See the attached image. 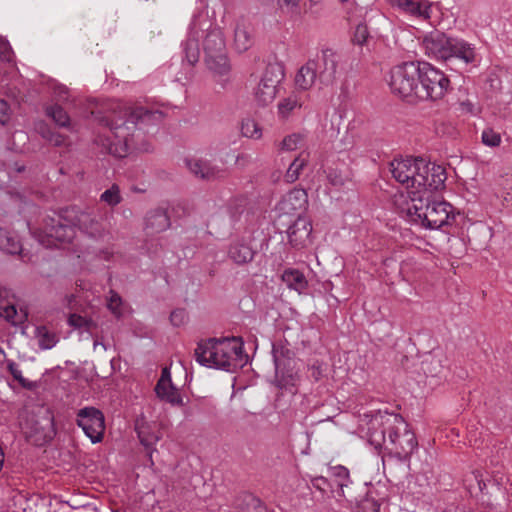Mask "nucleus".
I'll use <instances>...</instances> for the list:
<instances>
[{
	"label": "nucleus",
	"instance_id": "nucleus-47",
	"mask_svg": "<svg viewBox=\"0 0 512 512\" xmlns=\"http://www.w3.org/2000/svg\"><path fill=\"white\" fill-rule=\"evenodd\" d=\"M312 485L322 491V492H326L328 490H331V492L334 491L333 489V484L331 483V480H328L326 477H323V476H318V477H315L312 479Z\"/></svg>",
	"mask_w": 512,
	"mask_h": 512
},
{
	"label": "nucleus",
	"instance_id": "nucleus-51",
	"mask_svg": "<svg viewBox=\"0 0 512 512\" xmlns=\"http://www.w3.org/2000/svg\"><path fill=\"white\" fill-rule=\"evenodd\" d=\"M3 249L9 254H16L20 252L21 245L19 241L14 238L7 237V245L3 246Z\"/></svg>",
	"mask_w": 512,
	"mask_h": 512
},
{
	"label": "nucleus",
	"instance_id": "nucleus-48",
	"mask_svg": "<svg viewBox=\"0 0 512 512\" xmlns=\"http://www.w3.org/2000/svg\"><path fill=\"white\" fill-rule=\"evenodd\" d=\"M241 512H268V510L259 499L249 497L246 509Z\"/></svg>",
	"mask_w": 512,
	"mask_h": 512
},
{
	"label": "nucleus",
	"instance_id": "nucleus-17",
	"mask_svg": "<svg viewBox=\"0 0 512 512\" xmlns=\"http://www.w3.org/2000/svg\"><path fill=\"white\" fill-rule=\"evenodd\" d=\"M426 167L427 174L423 175L425 176V182L418 186V190L413 191V194L415 195H431L434 192L445 188V181L447 179L445 167L435 163H426Z\"/></svg>",
	"mask_w": 512,
	"mask_h": 512
},
{
	"label": "nucleus",
	"instance_id": "nucleus-13",
	"mask_svg": "<svg viewBox=\"0 0 512 512\" xmlns=\"http://www.w3.org/2000/svg\"><path fill=\"white\" fill-rule=\"evenodd\" d=\"M272 355L278 386L280 388L294 386L296 372L294 371V359L290 356L289 349L273 345Z\"/></svg>",
	"mask_w": 512,
	"mask_h": 512
},
{
	"label": "nucleus",
	"instance_id": "nucleus-42",
	"mask_svg": "<svg viewBox=\"0 0 512 512\" xmlns=\"http://www.w3.org/2000/svg\"><path fill=\"white\" fill-rule=\"evenodd\" d=\"M328 182L334 187H341L346 181L345 175L337 168H327L325 171Z\"/></svg>",
	"mask_w": 512,
	"mask_h": 512
},
{
	"label": "nucleus",
	"instance_id": "nucleus-58",
	"mask_svg": "<svg viewBox=\"0 0 512 512\" xmlns=\"http://www.w3.org/2000/svg\"><path fill=\"white\" fill-rule=\"evenodd\" d=\"M11 169H12L13 171H15V172L20 173V172L24 171L25 167H24V165H22V164L14 163V165H13V167H12Z\"/></svg>",
	"mask_w": 512,
	"mask_h": 512
},
{
	"label": "nucleus",
	"instance_id": "nucleus-6",
	"mask_svg": "<svg viewBox=\"0 0 512 512\" xmlns=\"http://www.w3.org/2000/svg\"><path fill=\"white\" fill-rule=\"evenodd\" d=\"M423 47L427 55L443 61L458 59L465 64L475 62V47L467 41L435 31L425 36Z\"/></svg>",
	"mask_w": 512,
	"mask_h": 512
},
{
	"label": "nucleus",
	"instance_id": "nucleus-20",
	"mask_svg": "<svg viewBox=\"0 0 512 512\" xmlns=\"http://www.w3.org/2000/svg\"><path fill=\"white\" fill-rule=\"evenodd\" d=\"M155 392L161 400L172 405L182 404V397L171 381V372L168 367L162 369L161 377L155 387Z\"/></svg>",
	"mask_w": 512,
	"mask_h": 512
},
{
	"label": "nucleus",
	"instance_id": "nucleus-4",
	"mask_svg": "<svg viewBox=\"0 0 512 512\" xmlns=\"http://www.w3.org/2000/svg\"><path fill=\"white\" fill-rule=\"evenodd\" d=\"M201 366L234 372L244 364L243 342L237 337L200 340L194 352Z\"/></svg>",
	"mask_w": 512,
	"mask_h": 512
},
{
	"label": "nucleus",
	"instance_id": "nucleus-39",
	"mask_svg": "<svg viewBox=\"0 0 512 512\" xmlns=\"http://www.w3.org/2000/svg\"><path fill=\"white\" fill-rule=\"evenodd\" d=\"M100 200L111 207L117 206L122 201L119 186L113 184L110 188L106 189L100 195Z\"/></svg>",
	"mask_w": 512,
	"mask_h": 512
},
{
	"label": "nucleus",
	"instance_id": "nucleus-1",
	"mask_svg": "<svg viewBox=\"0 0 512 512\" xmlns=\"http://www.w3.org/2000/svg\"><path fill=\"white\" fill-rule=\"evenodd\" d=\"M163 119L159 110L131 107L121 101L111 104L110 113L100 119L104 132L97 135L95 143L115 157L123 158L134 151L148 152L150 144L145 135L149 126L158 125Z\"/></svg>",
	"mask_w": 512,
	"mask_h": 512
},
{
	"label": "nucleus",
	"instance_id": "nucleus-40",
	"mask_svg": "<svg viewBox=\"0 0 512 512\" xmlns=\"http://www.w3.org/2000/svg\"><path fill=\"white\" fill-rule=\"evenodd\" d=\"M301 0H278V6L282 12L290 15L291 18H298L301 14Z\"/></svg>",
	"mask_w": 512,
	"mask_h": 512
},
{
	"label": "nucleus",
	"instance_id": "nucleus-10",
	"mask_svg": "<svg viewBox=\"0 0 512 512\" xmlns=\"http://www.w3.org/2000/svg\"><path fill=\"white\" fill-rule=\"evenodd\" d=\"M26 440L35 446H44L56 435L54 418L47 414L38 418L30 417L22 424Z\"/></svg>",
	"mask_w": 512,
	"mask_h": 512
},
{
	"label": "nucleus",
	"instance_id": "nucleus-53",
	"mask_svg": "<svg viewBox=\"0 0 512 512\" xmlns=\"http://www.w3.org/2000/svg\"><path fill=\"white\" fill-rule=\"evenodd\" d=\"M113 256V251L109 248L101 249L96 254V257H98L101 260L104 261H110Z\"/></svg>",
	"mask_w": 512,
	"mask_h": 512
},
{
	"label": "nucleus",
	"instance_id": "nucleus-54",
	"mask_svg": "<svg viewBox=\"0 0 512 512\" xmlns=\"http://www.w3.org/2000/svg\"><path fill=\"white\" fill-rule=\"evenodd\" d=\"M308 3L309 6L307 11L314 15L318 13L322 0H308Z\"/></svg>",
	"mask_w": 512,
	"mask_h": 512
},
{
	"label": "nucleus",
	"instance_id": "nucleus-36",
	"mask_svg": "<svg viewBox=\"0 0 512 512\" xmlns=\"http://www.w3.org/2000/svg\"><path fill=\"white\" fill-rule=\"evenodd\" d=\"M36 130L44 139H46L47 141H49L50 143H52L55 146H61L65 142V138L62 135L54 132L44 122H39L36 125Z\"/></svg>",
	"mask_w": 512,
	"mask_h": 512
},
{
	"label": "nucleus",
	"instance_id": "nucleus-28",
	"mask_svg": "<svg viewBox=\"0 0 512 512\" xmlns=\"http://www.w3.org/2000/svg\"><path fill=\"white\" fill-rule=\"evenodd\" d=\"M304 101V97L301 94L291 93L278 102V116L281 119H288L297 110L302 108Z\"/></svg>",
	"mask_w": 512,
	"mask_h": 512
},
{
	"label": "nucleus",
	"instance_id": "nucleus-7",
	"mask_svg": "<svg viewBox=\"0 0 512 512\" xmlns=\"http://www.w3.org/2000/svg\"><path fill=\"white\" fill-rule=\"evenodd\" d=\"M390 171L395 180L408 190L409 200L413 191L425 182L426 161L422 158H395L390 163Z\"/></svg>",
	"mask_w": 512,
	"mask_h": 512
},
{
	"label": "nucleus",
	"instance_id": "nucleus-44",
	"mask_svg": "<svg viewBox=\"0 0 512 512\" xmlns=\"http://www.w3.org/2000/svg\"><path fill=\"white\" fill-rule=\"evenodd\" d=\"M6 368L7 371L12 375L14 380H16L18 383H20L22 386H26V379L22 375V371L19 368V365L14 362L13 360H7L6 359Z\"/></svg>",
	"mask_w": 512,
	"mask_h": 512
},
{
	"label": "nucleus",
	"instance_id": "nucleus-32",
	"mask_svg": "<svg viewBox=\"0 0 512 512\" xmlns=\"http://www.w3.org/2000/svg\"><path fill=\"white\" fill-rule=\"evenodd\" d=\"M308 163V157L304 156L303 153L299 154L289 165L285 173V181L288 183H294L297 181Z\"/></svg>",
	"mask_w": 512,
	"mask_h": 512
},
{
	"label": "nucleus",
	"instance_id": "nucleus-18",
	"mask_svg": "<svg viewBox=\"0 0 512 512\" xmlns=\"http://www.w3.org/2000/svg\"><path fill=\"white\" fill-rule=\"evenodd\" d=\"M311 233V222L301 216H298L294 223L287 229L289 243L297 249L304 248L311 242Z\"/></svg>",
	"mask_w": 512,
	"mask_h": 512
},
{
	"label": "nucleus",
	"instance_id": "nucleus-60",
	"mask_svg": "<svg viewBox=\"0 0 512 512\" xmlns=\"http://www.w3.org/2000/svg\"><path fill=\"white\" fill-rule=\"evenodd\" d=\"M6 361V353L4 349L0 346V365H2Z\"/></svg>",
	"mask_w": 512,
	"mask_h": 512
},
{
	"label": "nucleus",
	"instance_id": "nucleus-9",
	"mask_svg": "<svg viewBox=\"0 0 512 512\" xmlns=\"http://www.w3.org/2000/svg\"><path fill=\"white\" fill-rule=\"evenodd\" d=\"M418 76L419 62H406L395 66L390 72L391 91L402 98H417Z\"/></svg>",
	"mask_w": 512,
	"mask_h": 512
},
{
	"label": "nucleus",
	"instance_id": "nucleus-46",
	"mask_svg": "<svg viewBox=\"0 0 512 512\" xmlns=\"http://www.w3.org/2000/svg\"><path fill=\"white\" fill-rule=\"evenodd\" d=\"M369 36L368 27L366 24H358L355 28L353 35V42L358 45L366 43Z\"/></svg>",
	"mask_w": 512,
	"mask_h": 512
},
{
	"label": "nucleus",
	"instance_id": "nucleus-29",
	"mask_svg": "<svg viewBox=\"0 0 512 512\" xmlns=\"http://www.w3.org/2000/svg\"><path fill=\"white\" fill-rule=\"evenodd\" d=\"M206 65L216 76L226 77L230 72V64L225 51L216 52L205 57Z\"/></svg>",
	"mask_w": 512,
	"mask_h": 512
},
{
	"label": "nucleus",
	"instance_id": "nucleus-2",
	"mask_svg": "<svg viewBox=\"0 0 512 512\" xmlns=\"http://www.w3.org/2000/svg\"><path fill=\"white\" fill-rule=\"evenodd\" d=\"M368 439L375 449L384 450L389 457L408 461L418 446L414 433L402 416L387 411H377L370 419Z\"/></svg>",
	"mask_w": 512,
	"mask_h": 512
},
{
	"label": "nucleus",
	"instance_id": "nucleus-56",
	"mask_svg": "<svg viewBox=\"0 0 512 512\" xmlns=\"http://www.w3.org/2000/svg\"><path fill=\"white\" fill-rule=\"evenodd\" d=\"M233 201L237 203L236 211L232 212V215L234 216L235 214H237L239 212V210H238L239 208H243L245 206V199L244 198H235Z\"/></svg>",
	"mask_w": 512,
	"mask_h": 512
},
{
	"label": "nucleus",
	"instance_id": "nucleus-34",
	"mask_svg": "<svg viewBox=\"0 0 512 512\" xmlns=\"http://www.w3.org/2000/svg\"><path fill=\"white\" fill-rule=\"evenodd\" d=\"M305 140V134L297 132L285 136L277 145L280 152H291L299 148Z\"/></svg>",
	"mask_w": 512,
	"mask_h": 512
},
{
	"label": "nucleus",
	"instance_id": "nucleus-30",
	"mask_svg": "<svg viewBox=\"0 0 512 512\" xmlns=\"http://www.w3.org/2000/svg\"><path fill=\"white\" fill-rule=\"evenodd\" d=\"M328 475L333 486L335 485L339 492H341V495H344V488H347L352 483L349 470L342 465L332 466L328 469Z\"/></svg>",
	"mask_w": 512,
	"mask_h": 512
},
{
	"label": "nucleus",
	"instance_id": "nucleus-16",
	"mask_svg": "<svg viewBox=\"0 0 512 512\" xmlns=\"http://www.w3.org/2000/svg\"><path fill=\"white\" fill-rule=\"evenodd\" d=\"M76 223L63 222L62 217L50 218L44 226V234L48 238L47 245H56V242H70L75 237Z\"/></svg>",
	"mask_w": 512,
	"mask_h": 512
},
{
	"label": "nucleus",
	"instance_id": "nucleus-45",
	"mask_svg": "<svg viewBox=\"0 0 512 512\" xmlns=\"http://www.w3.org/2000/svg\"><path fill=\"white\" fill-rule=\"evenodd\" d=\"M121 305L122 299L121 297L115 293L114 291H110V297L108 299L107 307L108 309L117 317L121 315Z\"/></svg>",
	"mask_w": 512,
	"mask_h": 512
},
{
	"label": "nucleus",
	"instance_id": "nucleus-15",
	"mask_svg": "<svg viewBox=\"0 0 512 512\" xmlns=\"http://www.w3.org/2000/svg\"><path fill=\"white\" fill-rule=\"evenodd\" d=\"M308 205L307 192L302 188H294L283 195L275 206L279 216H295L304 211Z\"/></svg>",
	"mask_w": 512,
	"mask_h": 512
},
{
	"label": "nucleus",
	"instance_id": "nucleus-37",
	"mask_svg": "<svg viewBox=\"0 0 512 512\" xmlns=\"http://www.w3.org/2000/svg\"><path fill=\"white\" fill-rule=\"evenodd\" d=\"M241 133L244 137L258 140L262 137V128L254 119L246 118L242 120Z\"/></svg>",
	"mask_w": 512,
	"mask_h": 512
},
{
	"label": "nucleus",
	"instance_id": "nucleus-14",
	"mask_svg": "<svg viewBox=\"0 0 512 512\" xmlns=\"http://www.w3.org/2000/svg\"><path fill=\"white\" fill-rule=\"evenodd\" d=\"M339 59V55L334 50L326 48L316 58L310 60L316 66L320 84L325 86L333 84L336 79Z\"/></svg>",
	"mask_w": 512,
	"mask_h": 512
},
{
	"label": "nucleus",
	"instance_id": "nucleus-3",
	"mask_svg": "<svg viewBox=\"0 0 512 512\" xmlns=\"http://www.w3.org/2000/svg\"><path fill=\"white\" fill-rule=\"evenodd\" d=\"M200 44L205 56L226 49L222 31L214 24L205 8L194 12L188 28V38L183 44L185 60L190 67L199 60Z\"/></svg>",
	"mask_w": 512,
	"mask_h": 512
},
{
	"label": "nucleus",
	"instance_id": "nucleus-61",
	"mask_svg": "<svg viewBox=\"0 0 512 512\" xmlns=\"http://www.w3.org/2000/svg\"><path fill=\"white\" fill-rule=\"evenodd\" d=\"M98 346H102L105 350L107 349L106 348V345L103 343V342H100L98 340H94L93 342V348L96 349Z\"/></svg>",
	"mask_w": 512,
	"mask_h": 512
},
{
	"label": "nucleus",
	"instance_id": "nucleus-27",
	"mask_svg": "<svg viewBox=\"0 0 512 512\" xmlns=\"http://www.w3.org/2000/svg\"><path fill=\"white\" fill-rule=\"evenodd\" d=\"M136 432L140 443L145 446L147 449L149 456L153 452V446L159 441L160 436L152 430V427L149 423L144 421L143 419L136 421Z\"/></svg>",
	"mask_w": 512,
	"mask_h": 512
},
{
	"label": "nucleus",
	"instance_id": "nucleus-64",
	"mask_svg": "<svg viewBox=\"0 0 512 512\" xmlns=\"http://www.w3.org/2000/svg\"><path fill=\"white\" fill-rule=\"evenodd\" d=\"M462 105H463L464 107H467V109H468L469 111H471L472 104H471L470 102H463V103H462Z\"/></svg>",
	"mask_w": 512,
	"mask_h": 512
},
{
	"label": "nucleus",
	"instance_id": "nucleus-59",
	"mask_svg": "<svg viewBox=\"0 0 512 512\" xmlns=\"http://www.w3.org/2000/svg\"><path fill=\"white\" fill-rule=\"evenodd\" d=\"M55 92L59 97L63 98V94L67 93V88L65 86H59Z\"/></svg>",
	"mask_w": 512,
	"mask_h": 512
},
{
	"label": "nucleus",
	"instance_id": "nucleus-62",
	"mask_svg": "<svg viewBox=\"0 0 512 512\" xmlns=\"http://www.w3.org/2000/svg\"><path fill=\"white\" fill-rule=\"evenodd\" d=\"M247 159H248V156L245 154L238 155L236 158V162L239 163L241 160H247Z\"/></svg>",
	"mask_w": 512,
	"mask_h": 512
},
{
	"label": "nucleus",
	"instance_id": "nucleus-52",
	"mask_svg": "<svg viewBox=\"0 0 512 512\" xmlns=\"http://www.w3.org/2000/svg\"><path fill=\"white\" fill-rule=\"evenodd\" d=\"M10 118V107L4 100H0V123L5 124Z\"/></svg>",
	"mask_w": 512,
	"mask_h": 512
},
{
	"label": "nucleus",
	"instance_id": "nucleus-25",
	"mask_svg": "<svg viewBox=\"0 0 512 512\" xmlns=\"http://www.w3.org/2000/svg\"><path fill=\"white\" fill-rule=\"evenodd\" d=\"M319 82V76L313 61H307L297 72L295 84L301 90H309L313 85Z\"/></svg>",
	"mask_w": 512,
	"mask_h": 512
},
{
	"label": "nucleus",
	"instance_id": "nucleus-21",
	"mask_svg": "<svg viewBox=\"0 0 512 512\" xmlns=\"http://www.w3.org/2000/svg\"><path fill=\"white\" fill-rule=\"evenodd\" d=\"M185 163L190 172L201 179H215L221 177L223 173L222 169L213 165L207 159L191 157L185 159Z\"/></svg>",
	"mask_w": 512,
	"mask_h": 512
},
{
	"label": "nucleus",
	"instance_id": "nucleus-24",
	"mask_svg": "<svg viewBox=\"0 0 512 512\" xmlns=\"http://www.w3.org/2000/svg\"><path fill=\"white\" fill-rule=\"evenodd\" d=\"M170 226V220L165 210L155 209L150 211L145 219V230L147 235L160 233Z\"/></svg>",
	"mask_w": 512,
	"mask_h": 512
},
{
	"label": "nucleus",
	"instance_id": "nucleus-49",
	"mask_svg": "<svg viewBox=\"0 0 512 512\" xmlns=\"http://www.w3.org/2000/svg\"><path fill=\"white\" fill-rule=\"evenodd\" d=\"M187 314L184 309H175L170 314V321L173 326L179 327L185 323Z\"/></svg>",
	"mask_w": 512,
	"mask_h": 512
},
{
	"label": "nucleus",
	"instance_id": "nucleus-41",
	"mask_svg": "<svg viewBox=\"0 0 512 512\" xmlns=\"http://www.w3.org/2000/svg\"><path fill=\"white\" fill-rule=\"evenodd\" d=\"M481 140L485 146L498 147L501 144L502 138L500 133L488 127L482 131Z\"/></svg>",
	"mask_w": 512,
	"mask_h": 512
},
{
	"label": "nucleus",
	"instance_id": "nucleus-22",
	"mask_svg": "<svg viewBox=\"0 0 512 512\" xmlns=\"http://www.w3.org/2000/svg\"><path fill=\"white\" fill-rule=\"evenodd\" d=\"M76 225L82 233L94 240L104 239L108 233L103 224L91 213H80Z\"/></svg>",
	"mask_w": 512,
	"mask_h": 512
},
{
	"label": "nucleus",
	"instance_id": "nucleus-35",
	"mask_svg": "<svg viewBox=\"0 0 512 512\" xmlns=\"http://www.w3.org/2000/svg\"><path fill=\"white\" fill-rule=\"evenodd\" d=\"M36 337L38 340L39 347L43 350L53 348L58 342L57 335L54 332L49 331L44 326L37 328Z\"/></svg>",
	"mask_w": 512,
	"mask_h": 512
},
{
	"label": "nucleus",
	"instance_id": "nucleus-26",
	"mask_svg": "<svg viewBox=\"0 0 512 512\" xmlns=\"http://www.w3.org/2000/svg\"><path fill=\"white\" fill-rule=\"evenodd\" d=\"M253 44L251 26L243 20L236 23L234 30V45L239 52L247 51Z\"/></svg>",
	"mask_w": 512,
	"mask_h": 512
},
{
	"label": "nucleus",
	"instance_id": "nucleus-23",
	"mask_svg": "<svg viewBox=\"0 0 512 512\" xmlns=\"http://www.w3.org/2000/svg\"><path fill=\"white\" fill-rule=\"evenodd\" d=\"M255 255L254 249L249 245L245 238L233 241L228 250V256L236 264H245L253 260Z\"/></svg>",
	"mask_w": 512,
	"mask_h": 512
},
{
	"label": "nucleus",
	"instance_id": "nucleus-11",
	"mask_svg": "<svg viewBox=\"0 0 512 512\" xmlns=\"http://www.w3.org/2000/svg\"><path fill=\"white\" fill-rule=\"evenodd\" d=\"M76 424L93 444L103 440L105 417L99 409L92 406L79 409L76 414Z\"/></svg>",
	"mask_w": 512,
	"mask_h": 512
},
{
	"label": "nucleus",
	"instance_id": "nucleus-5",
	"mask_svg": "<svg viewBox=\"0 0 512 512\" xmlns=\"http://www.w3.org/2000/svg\"><path fill=\"white\" fill-rule=\"evenodd\" d=\"M408 221L420 227L437 230L450 225L455 218L453 206L433 194H412L405 208Z\"/></svg>",
	"mask_w": 512,
	"mask_h": 512
},
{
	"label": "nucleus",
	"instance_id": "nucleus-33",
	"mask_svg": "<svg viewBox=\"0 0 512 512\" xmlns=\"http://www.w3.org/2000/svg\"><path fill=\"white\" fill-rule=\"evenodd\" d=\"M68 324L71 327L80 330L81 334L86 332L90 336H92L93 331L97 328L96 323L92 319L75 313L69 316Z\"/></svg>",
	"mask_w": 512,
	"mask_h": 512
},
{
	"label": "nucleus",
	"instance_id": "nucleus-8",
	"mask_svg": "<svg viewBox=\"0 0 512 512\" xmlns=\"http://www.w3.org/2000/svg\"><path fill=\"white\" fill-rule=\"evenodd\" d=\"M417 99L436 101L442 99L450 88V80L428 62H419Z\"/></svg>",
	"mask_w": 512,
	"mask_h": 512
},
{
	"label": "nucleus",
	"instance_id": "nucleus-31",
	"mask_svg": "<svg viewBox=\"0 0 512 512\" xmlns=\"http://www.w3.org/2000/svg\"><path fill=\"white\" fill-rule=\"evenodd\" d=\"M283 282L299 293L306 290L308 282L302 272L297 269H286L282 275Z\"/></svg>",
	"mask_w": 512,
	"mask_h": 512
},
{
	"label": "nucleus",
	"instance_id": "nucleus-50",
	"mask_svg": "<svg viewBox=\"0 0 512 512\" xmlns=\"http://www.w3.org/2000/svg\"><path fill=\"white\" fill-rule=\"evenodd\" d=\"M0 60L10 62L12 60V50L8 42L0 40Z\"/></svg>",
	"mask_w": 512,
	"mask_h": 512
},
{
	"label": "nucleus",
	"instance_id": "nucleus-57",
	"mask_svg": "<svg viewBox=\"0 0 512 512\" xmlns=\"http://www.w3.org/2000/svg\"><path fill=\"white\" fill-rule=\"evenodd\" d=\"M423 370L427 373H430L432 376H436L437 374L440 373V369H437L436 367H434L433 369H429L428 367H426L425 362L423 363Z\"/></svg>",
	"mask_w": 512,
	"mask_h": 512
},
{
	"label": "nucleus",
	"instance_id": "nucleus-12",
	"mask_svg": "<svg viewBox=\"0 0 512 512\" xmlns=\"http://www.w3.org/2000/svg\"><path fill=\"white\" fill-rule=\"evenodd\" d=\"M284 77L281 66L270 64L266 67L261 79L254 89V98L261 106L273 102L277 94V87Z\"/></svg>",
	"mask_w": 512,
	"mask_h": 512
},
{
	"label": "nucleus",
	"instance_id": "nucleus-55",
	"mask_svg": "<svg viewBox=\"0 0 512 512\" xmlns=\"http://www.w3.org/2000/svg\"><path fill=\"white\" fill-rule=\"evenodd\" d=\"M13 141L14 143L16 141H19V142H22L23 144L26 143V141L28 140V136L25 132L23 131H16L14 134H13Z\"/></svg>",
	"mask_w": 512,
	"mask_h": 512
},
{
	"label": "nucleus",
	"instance_id": "nucleus-19",
	"mask_svg": "<svg viewBox=\"0 0 512 512\" xmlns=\"http://www.w3.org/2000/svg\"><path fill=\"white\" fill-rule=\"evenodd\" d=\"M393 4L404 14L419 21H428L433 3L429 0H393Z\"/></svg>",
	"mask_w": 512,
	"mask_h": 512
},
{
	"label": "nucleus",
	"instance_id": "nucleus-43",
	"mask_svg": "<svg viewBox=\"0 0 512 512\" xmlns=\"http://www.w3.org/2000/svg\"><path fill=\"white\" fill-rule=\"evenodd\" d=\"M0 316L13 325H17L22 321V317L18 315L14 305H6L0 308Z\"/></svg>",
	"mask_w": 512,
	"mask_h": 512
},
{
	"label": "nucleus",
	"instance_id": "nucleus-63",
	"mask_svg": "<svg viewBox=\"0 0 512 512\" xmlns=\"http://www.w3.org/2000/svg\"><path fill=\"white\" fill-rule=\"evenodd\" d=\"M433 363L437 364V366L439 368H441V361H440V359H436L435 357H432L431 358V364H433Z\"/></svg>",
	"mask_w": 512,
	"mask_h": 512
},
{
	"label": "nucleus",
	"instance_id": "nucleus-38",
	"mask_svg": "<svg viewBox=\"0 0 512 512\" xmlns=\"http://www.w3.org/2000/svg\"><path fill=\"white\" fill-rule=\"evenodd\" d=\"M46 114L60 127H67L70 123V117L67 112L59 105L47 107Z\"/></svg>",
	"mask_w": 512,
	"mask_h": 512
}]
</instances>
